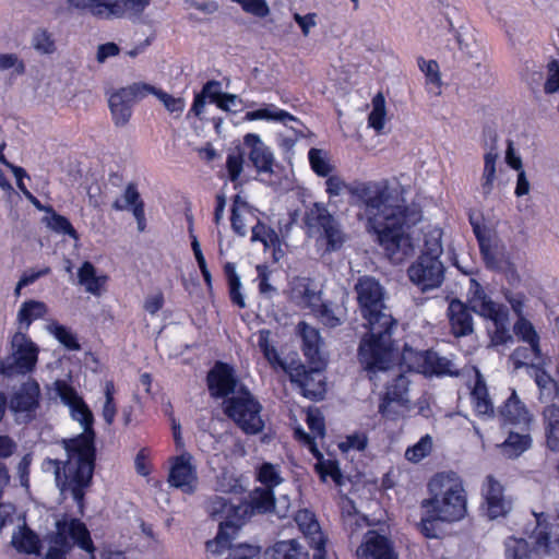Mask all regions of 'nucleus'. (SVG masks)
<instances>
[{
    "label": "nucleus",
    "instance_id": "nucleus-5",
    "mask_svg": "<svg viewBox=\"0 0 559 559\" xmlns=\"http://www.w3.org/2000/svg\"><path fill=\"white\" fill-rule=\"evenodd\" d=\"M207 512L212 518L222 520L215 539L206 543L210 551L221 554L229 539L236 535L243 520L252 514L251 501L234 503L222 496H214L207 502Z\"/></svg>",
    "mask_w": 559,
    "mask_h": 559
},
{
    "label": "nucleus",
    "instance_id": "nucleus-59",
    "mask_svg": "<svg viewBox=\"0 0 559 559\" xmlns=\"http://www.w3.org/2000/svg\"><path fill=\"white\" fill-rule=\"evenodd\" d=\"M241 5L242 10L258 17H265L270 8L265 0H233Z\"/></svg>",
    "mask_w": 559,
    "mask_h": 559
},
{
    "label": "nucleus",
    "instance_id": "nucleus-10",
    "mask_svg": "<svg viewBox=\"0 0 559 559\" xmlns=\"http://www.w3.org/2000/svg\"><path fill=\"white\" fill-rule=\"evenodd\" d=\"M305 223L310 230L320 233V238L325 241L326 251L340 250L346 241V235L340 224L320 203H314L306 212Z\"/></svg>",
    "mask_w": 559,
    "mask_h": 559
},
{
    "label": "nucleus",
    "instance_id": "nucleus-29",
    "mask_svg": "<svg viewBox=\"0 0 559 559\" xmlns=\"http://www.w3.org/2000/svg\"><path fill=\"white\" fill-rule=\"evenodd\" d=\"M245 119L248 121H274L281 122L284 126H288L290 122L299 123V120L296 117H294L293 115L283 109H280L273 104H266L259 109L247 111L245 115Z\"/></svg>",
    "mask_w": 559,
    "mask_h": 559
},
{
    "label": "nucleus",
    "instance_id": "nucleus-47",
    "mask_svg": "<svg viewBox=\"0 0 559 559\" xmlns=\"http://www.w3.org/2000/svg\"><path fill=\"white\" fill-rule=\"evenodd\" d=\"M33 48L41 55H51L56 51V44L52 35L44 29L38 28L32 36Z\"/></svg>",
    "mask_w": 559,
    "mask_h": 559
},
{
    "label": "nucleus",
    "instance_id": "nucleus-26",
    "mask_svg": "<svg viewBox=\"0 0 559 559\" xmlns=\"http://www.w3.org/2000/svg\"><path fill=\"white\" fill-rule=\"evenodd\" d=\"M297 329L302 338V350L305 356L313 365L323 364L320 350L322 340L320 337L319 331L306 322H300Z\"/></svg>",
    "mask_w": 559,
    "mask_h": 559
},
{
    "label": "nucleus",
    "instance_id": "nucleus-43",
    "mask_svg": "<svg viewBox=\"0 0 559 559\" xmlns=\"http://www.w3.org/2000/svg\"><path fill=\"white\" fill-rule=\"evenodd\" d=\"M311 169L320 177H328L334 170L329 154L320 148H310L308 153Z\"/></svg>",
    "mask_w": 559,
    "mask_h": 559
},
{
    "label": "nucleus",
    "instance_id": "nucleus-19",
    "mask_svg": "<svg viewBox=\"0 0 559 559\" xmlns=\"http://www.w3.org/2000/svg\"><path fill=\"white\" fill-rule=\"evenodd\" d=\"M421 376L426 378H457L461 376V371L449 358L440 356L433 349H426L421 350Z\"/></svg>",
    "mask_w": 559,
    "mask_h": 559
},
{
    "label": "nucleus",
    "instance_id": "nucleus-40",
    "mask_svg": "<svg viewBox=\"0 0 559 559\" xmlns=\"http://www.w3.org/2000/svg\"><path fill=\"white\" fill-rule=\"evenodd\" d=\"M536 527L533 531L535 545L538 548L548 550L551 544V525L548 522L549 515L545 512L534 513Z\"/></svg>",
    "mask_w": 559,
    "mask_h": 559
},
{
    "label": "nucleus",
    "instance_id": "nucleus-17",
    "mask_svg": "<svg viewBox=\"0 0 559 559\" xmlns=\"http://www.w3.org/2000/svg\"><path fill=\"white\" fill-rule=\"evenodd\" d=\"M358 559H396L389 539L376 531H368L357 548Z\"/></svg>",
    "mask_w": 559,
    "mask_h": 559
},
{
    "label": "nucleus",
    "instance_id": "nucleus-41",
    "mask_svg": "<svg viewBox=\"0 0 559 559\" xmlns=\"http://www.w3.org/2000/svg\"><path fill=\"white\" fill-rule=\"evenodd\" d=\"M506 559H530L532 548L528 542L521 537L509 536L504 539Z\"/></svg>",
    "mask_w": 559,
    "mask_h": 559
},
{
    "label": "nucleus",
    "instance_id": "nucleus-42",
    "mask_svg": "<svg viewBox=\"0 0 559 559\" xmlns=\"http://www.w3.org/2000/svg\"><path fill=\"white\" fill-rule=\"evenodd\" d=\"M498 154L493 151L487 152L484 155V170L481 176V193L484 197H488L493 190V182L496 176V163Z\"/></svg>",
    "mask_w": 559,
    "mask_h": 559
},
{
    "label": "nucleus",
    "instance_id": "nucleus-3",
    "mask_svg": "<svg viewBox=\"0 0 559 559\" xmlns=\"http://www.w3.org/2000/svg\"><path fill=\"white\" fill-rule=\"evenodd\" d=\"M357 298L364 318L369 328L359 345V360L371 379L378 372L386 373L394 362V348L391 331L395 320L384 311L383 289L378 281L370 276L360 277L355 285Z\"/></svg>",
    "mask_w": 559,
    "mask_h": 559
},
{
    "label": "nucleus",
    "instance_id": "nucleus-1",
    "mask_svg": "<svg viewBox=\"0 0 559 559\" xmlns=\"http://www.w3.org/2000/svg\"><path fill=\"white\" fill-rule=\"evenodd\" d=\"M330 197L349 191L364 207L368 226L393 263H402L414 254L411 229L419 222V210L405 198L404 187H392L386 180L348 187L340 176L329 175L325 181Z\"/></svg>",
    "mask_w": 559,
    "mask_h": 559
},
{
    "label": "nucleus",
    "instance_id": "nucleus-63",
    "mask_svg": "<svg viewBox=\"0 0 559 559\" xmlns=\"http://www.w3.org/2000/svg\"><path fill=\"white\" fill-rule=\"evenodd\" d=\"M258 272V281H259V292L260 294L272 297V295L276 292L275 287H273L269 280H270V271L267 266L265 265H258L257 266Z\"/></svg>",
    "mask_w": 559,
    "mask_h": 559
},
{
    "label": "nucleus",
    "instance_id": "nucleus-62",
    "mask_svg": "<svg viewBox=\"0 0 559 559\" xmlns=\"http://www.w3.org/2000/svg\"><path fill=\"white\" fill-rule=\"evenodd\" d=\"M481 495L484 500L490 499L491 497L503 496L504 487L495 476L488 475L481 486Z\"/></svg>",
    "mask_w": 559,
    "mask_h": 559
},
{
    "label": "nucleus",
    "instance_id": "nucleus-9",
    "mask_svg": "<svg viewBox=\"0 0 559 559\" xmlns=\"http://www.w3.org/2000/svg\"><path fill=\"white\" fill-rule=\"evenodd\" d=\"M467 215L486 269L491 271L501 270L506 260L504 246L500 238L484 225V215L480 211L469 210Z\"/></svg>",
    "mask_w": 559,
    "mask_h": 559
},
{
    "label": "nucleus",
    "instance_id": "nucleus-48",
    "mask_svg": "<svg viewBox=\"0 0 559 559\" xmlns=\"http://www.w3.org/2000/svg\"><path fill=\"white\" fill-rule=\"evenodd\" d=\"M26 67L24 61L12 52H0V71H11V75L19 76L25 73Z\"/></svg>",
    "mask_w": 559,
    "mask_h": 559
},
{
    "label": "nucleus",
    "instance_id": "nucleus-16",
    "mask_svg": "<svg viewBox=\"0 0 559 559\" xmlns=\"http://www.w3.org/2000/svg\"><path fill=\"white\" fill-rule=\"evenodd\" d=\"M323 364L314 365L310 370L304 367L295 370L292 381L301 389L302 395L311 400H320L325 393L324 377L320 367Z\"/></svg>",
    "mask_w": 559,
    "mask_h": 559
},
{
    "label": "nucleus",
    "instance_id": "nucleus-37",
    "mask_svg": "<svg viewBox=\"0 0 559 559\" xmlns=\"http://www.w3.org/2000/svg\"><path fill=\"white\" fill-rule=\"evenodd\" d=\"M421 72L425 74V88L428 94L439 96L442 92V80L439 63L435 60L425 61L421 58Z\"/></svg>",
    "mask_w": 559,
    "mask_h": 559
},
{
    "label": "nucleus",
    "instance_id": "nucleus-31",
    "mask_svg": "<svg viewBox=\"0 0 559 559\" xmlns=\"http://www.w3.org/2000/svg\"><path fill=\"white\" fill-rule=\"evenodd\" d=\"M79 284L84 286L85 290L92 295L99 296L103 286L107 282L106 275H96L95 266L85 261L78 272Z\"/></svg>",
    "mask_w": 559,
    "mask_h": 559
},
{
    "label": "nucleus",
    "instance_id": "nucleus-27",
    "mask_svg": "<svg viewBox=\"0 0 559 559\" xmlns=\"http://www.w3.org/2000/svg\"><path fill=\"white\" fill-rule=\"evenodd\" d=\"M444 273L445 269L440 259L421 257V293L440 287Z\"/></svg>",
    "mask_w": 559,
    "mask_h": 559
},
{
    "label": "nucleus",
    "instance_id": "nucleus-4",
    "mask_svg": "<svg viewBox=\"0 0 559 559\" xmlns=\"http://www.w3.org/2000/svg\"><path fill=\"white\" fill-rule=\"evenodd\" d=\"M429 497L421 500L427 516L421 518V535L442 539L449 526L467 514V492L462 477L454 471L436 473L427 483Z\"/></svg>",
    "mask_w": 559,
    "mask_h": 559
},
{
    "label": "nucleus",
    "instance_id": "nucleus-12",
    "mask_svg": "<svg viewBox=\"0 0 559 559\" xmlns=\"http://www.w3.org/2000/svg\"><path fill=\"white\" fill-rule=\"evenodd\" d=\"M11 345L12 356L2 362L1 372L12 376L32 371L37 362V346L21 331L13 335Z\"/></svg>",
    "mask_w": 559,
    "mask_h": 559
},
{
    "label": "nucleus",
    "instance_id": "nucleus-56",
    "mask_svg": "<svg viewBox=\"0 0 559 559\" xmlns=\"http://www.w3.org/2000/svg\"><path fill=\"white\" fill-rule=\"evenodd\" d=\"M249 217L253 218V215L248 209H238L234 205L231 213V227L239 236H245L247 234L246 223Z\"/></svg>",
    "mask_w": 559,
    "mask_h": 559
},
{
    "label": "nucleus",
    "instance_id": "nucleus-21",
    "mask_svg": "<svg viewBox=\"0 0 559 559\" xmlns=\"http://www.w3.org/2000/svg\"><path fill=\"white\" fill-rule=\"evenodd\" d=\"M207 384L214 397H224L229 393H237V380L233 368L223 362H216L207 374Z\"/></svg>",
    "mask_w": 559,
    "mask_h": 559
},
{
    "label": "nucleus",
    "instance_id": "nucleus-58",
    "mask_svg": "<svg viewBox=\"0 0 559 559\" xmlns=\"http://www.w3.org/2000/svg\"><path fill=\"white\" fill-rule=\"evenodd\" d=\"M243 155L240 151L228 154L226 159V168L228 171L229 179L236 182L243 170Z\"/></svg>",
    "mask_w": 559,
    "mask_h": 559
},
{
    "label": "nucleus",
    "instance_id": "nucleus-49",
    "mask_svg": "<svg viewBox=\"0 0 559 559\" xmlns=\"http://www.w3.org/2000/svg\"><path fill=\"white\" fill-rule=\"evenodd\" d=\"M251 229V241H261L265 248L275 247L280 242L276 231L260 222H257Z\"/></svg>",
    "mask_w": 559,
    "mask_h": 559
},
{
    "label": "nucleus",
    "instance_id": "nucleus-57",
    "mask_svg": "<svg viewBox=\"0 0 559 559\" xmlns=\"http://www.w3.org/2000/svg\"><path fill=\"white\" fill-rule=\"evenodd\" d=\"M165 106V108L177 116H180L186 107V102L181 97H174L173 95L158 88L155 95Z\"/></svg>",
    "mask_w": 559,
    "mask_h": 559
},
{
    "label": "nucleus",
    "instance_id": "nucleus-46",
    "mask_svg": "<svg viewBox=\"0 0 559 559\" xmlns=\"http://www.w3.org/2000/svg\"><path fill=\"white\" fill-rule=\"evenodd\" d=\"M270 336L271 332L269 330H261L258 335V347L273 367L284 368V362L280 358L276 349L271 345Z\"/></svg>",
    "mask_w": 559,
    "mask_h": 559
},
{
    "label": "nucleus",
    "instance_id": "nucleus-32",
    "mask_svg": "<svg viewBox=\"0 0 559 559\" xmlns=\"http://www.w3.org/2000/svg\"><path fill=\"white\" fill-rule=\"evenodd\" d=\"M152 0H109L110 17L123 19L140 16Z\"/></svg>",
    "mask_w": 559,
    "mask_h": 559
},
{
    "label": "nucleus",
    "instance_id": "nucleus-18",
    "mask_svg": "<svg viewBox=\"0 0 559 559\" xmlns=\"http://www.w3.org/2000/svg\"><path fill=\"white\" fill-rule=\"evenodd\" d=\"M289 298L298 306L312 311L320 306L321 292L309 277H295L290 282Z\"/></svg>",
    "mask_w": 559,
    "mask_h": 559
},
{
    "label": "nucleus",
    "instance_id": "nucleus-25",
    "mask_svg": "<svg viewBox=\"0 0 559 559\" xmlns=\"http://www.w3.org/2000/svg\"><path fill=\"white\" fill-rule=\"evenodd\" d=\"M39 385L33 380L25 382L11 399L10 407L16 413H25V419L38 406Z\"/></svg>",
    "mask_w": 559,
    "mask_h": 559
},
{
    "label": "nucleus",
    "instance_id": "nucleus-50",
    "mask_svg": "<svg viewBox=\"0 0 559 559\" xmlns=\"http://www.w3.org/2000/svg\"><path fill=\"white\" fill-rule=\"evenodd\" d=\"M46 223L47 226L53 231L68 235L73 239H78V233L73 228L70 221L67 217L56 213L53 210L50 212V217L46 218Z\"/></svg>",
    "mask_w": 559,
    "mask_h": 559
},
{
    "label": "nucleus",
    "instance_id": "nucleus-22",
    "mask_svg": "<svg viewBox=\"0 0 559 559\" xmlns=\"http://www.w3.org/2000/svg\"><path fill=\"white\" fill-rule=\"evenodd\" d=\"M448 318L451 333L460 338L474 332V321L471 309L460 299H452L448 306Z\"/></svg>",
    "mask_w": 559,
    "mask_h": 559
},
{
    "label": "nucleus",
    "instance_id": "nucleus-55",
    "mask_svg": "<svg viewBox=\"0 0 559 559\" xmlns=\"http://www.w3.org/2000/svg\"><path fill=\"white\" fill-rule=\"evenodd\" d=\"M234 536L229 539V542H231ZM226 548L230 549L227 559H258L259 556V549L251 545L239 544L231 546V544L228 543V545L225 546L221 552H223Z\"/></svg>",
    "mask_w": 559,
    "mask_h": 559
},
{
    "label": "nucleus",
    "instance_id": "nucleus-11",
    "mask_svg": "<svg viewBox=\"0 0 559 559\" xmlns=\"http://www.w3.org/2000/svg\"><path fill=\"white\" fill-rule=\"evenodd\" d=\"M396 354L394 353V362L390 371L386 373L378 372L377 376L369 377L372 381L382 380V376L385 379H389L392 374L394 377L395 384L389 386L386 393L379 406V412L386 418L394 419L395 417L402 415L407 409L408 400L405 397L407 392L408 381L404 374L399 371H395L396 366ZM365 370L369 372L366 368ZM370 376V373H368Z\"/></svg>",
    "mask_w": 559,
    "mask_h": 559
},
{
    "label": "nucleus",
    "instance_id": "nucleus-20",
    "mask_svg": "<svg viewBox=\"0 0 559 559\" xmlns=\"http://www.w3.org/2000/svg\"><path fill=\"white\" fill-rule=\"evenodd\" d=\"M295 522L302 534L309 539L311 547L317 551L316 558L321 559L324 555L325 537L312 511L299 510L295 515Z\"/></svg>",
    "mask_w": 559,
    "mask_h": 559
},
{
    "label": "nucleus",
    "instance_id": "nucleus-2",
    "mask_svg": "<svg viewBox=\"0 0 559 559\" xmlns=\"http://www.w3.org/2000/svg\"><path fill=\"white\" fill-rule=\"evenodd\" d=\"M55 391L61 401L70 407L71 416L81 424L83 433L62 441L67 452L64 462L47 459L44 462V467L53 471L56 484L61 493L70 492L82 510L85 489L91 485L94 472L95 435L92 428L94 417L82 397L66 381H56Z\"/></svg>",
    "mask_w": 559,
    "mask_h": 559
},
{
    "label": "nucleus",
    "instance_id": "nucleus-28",
    "mask_svg": "<svg viewBox=\"0 0 559 559\" xmlns=\"http://www.w3.org/2000/svg\"><path fill=\"white\" fill-rule=\"evenodd\" d=\"M11 544L15 550L21 554H40V539L38 535L26 525L19 526L17 530L13 532Z\"/></svg>",
    "mask_w": 559,
    "mask_h": 559
},
{
    "label": "nucleus",
    "instance_id": "nucleus-45",
    "mask_svg": "<svg viewBox=\"0 0 559 559\" xmlns=\"http://www.w3.org/2000/svg\"><path fill=\"white\" fill-rule=\"evenodd\" d=\"M486 514L489 519L495 520L506 516L512 509V500L508 497H491L485 500Z\"/></svg>",
    "mask_w": 559,
    "mask_h": 559
},
{
    "label": "nucleus",
    "instance_id": "nucleus-64",
    "mask_svg": "<svg viewBox=\"0 0 559 559\" xmlns=\"http://www.w3.org/2000/svg\"><path fill=\"white\" fill-rule=\"evenodd\" d=\"M551 73L548 75L545 82V92L547 94H552L559 91V63L558 61H552L549 67Z\"/></svg>",
    "mask_w": 559,
    "mask_h": 559
},
{
    "label": "nucleus",
    "instance_id": "nucleus-38",
    "mask_svg": "<svg viewBox=\"0 0 559 559\" xmlns=\"http://www.w3.org/2000/svg\"><path fill=\"white\" fill-rule=\"evenodd\" d=\"M265 559H306L295 539L276 543L265 551Z\"/></svg>",
    "mask_w": 559,
    "mask_h": 559
},
{
    "label": "nucleus",
    "instance_id": "nucleus-54",
    "mask_svg": "<svg viewBox=\"0 0 559 559\" xmlns=\"http://www.w3.org/2000/svg\"><path fill=\"white\" fill-rule=\"evenodd\" d=\"M115 386L111 381H107L105 383V403L103 406V418L108 424L111 425L115 420V416L117 414V407L114 401Z\"/></svg>",
    "mask_w": 559,
    "mask_h": 559
},
{
    "label": "nucleus",
    "instance_id": "nucleus-36",
    "mask_svg": "<svg viewBox=\"0 0 559 559\" xmlns=\"http://www.w3.org/2000/svg\"><path fill=\"white\" fill-rule=\"evenodd\" d=\"M513 332L524 343H527L535 357L540 356L539 335L534 325L525 317L518 318Z\"/></svg>",
    "mask_w": 559,
    "mask_h": 559
},
{
    "label": "nucleus",
    "instance_id": "nucleus-35",
    "mask_svg": "<svg viewBox=\"0 0 559 559\" xmlns=\"http://www.w3.org/2000/svg\"><path fill=\"white\" fill-rule=\"evenodd\" d=\"M48 312L45 302L27 300L22 304L17 312L19 331H27L33 321L43 318Z\"/></svg>",
    "mask_w": 559,
    "mask_h": 559
},
{
    "label": "nucleus",
    "instance_id": "nucleus-53",
    "mask_svg": "<svg viewBox=\"0 0 559 559\" xmlns=\"http://www.w3.org/2000/svg\"><path fill=\"white\" fill-rule=\"evenodd\" d=\"M121 91L130 98L132 103L140 100L148 94L156 95L158 88L143 82H136L126 87H121Z\"/></svg>",
    "mask_w": 559,
    "mask_h": 559
},
{
    "label": "nucleus",
    "instance_id": "nucleus-60",
    "mask_svg": "<svg viewBox=\"0 0 559 559\" xmlns=\"http://www.w3.org/2000/svg\"><path fill=\"white\" fill-rule=\"evenodd\" d=\"M313 311L318 314L322 323L330 328H335L342 323V317L326 304L321 302Z\"/></svg>",
    "mask_w": 559,
    "mask_h": 559
},
{
    "label": "nucleus",
    "instance_id": "nucleus-34",
    "mask_svg": "<svg viewBox=\"0 0 559 559\" xmlns=\"http://www.w3.org/2000/svg\"><path fill=\"white\" fill-rule=\"evenodd\" d=\"M69 9L90 13L100 20H111L109 0H66Z\"/></svg>",
    "mask_w": 559,
    "mask_h": 559
},
{
    "label": "nucleus",
    "instance_id": "nucleus-7",
    "mask_svg": "<svg viewBox=\"0 0 559 559\" xmlns=\"http://www.w3.org/2000/svg\"><path fill=\"white\" fill-rule=\"evenodd\" d=\"M225 414L248 435H257L264 428L261 416L262 406L246 389H240L231 397L225 400Z\"/></svg>",
    "mask_w": 559,
    "mask_h": 559
},
{
    "label": "nucleus",
    "instance_id": "nucleus-39",
    "mask_svg": "<svg viewBox=\"0 0 559 559\" xmlns=\"http://www.w3.org/2000/svg\"><path fill=\"white\" fill-rule=\"evenodd\" d=\"M442 235L443 230L440 227H433L424 234L421 257L440 259L443 253Z\"/></svg>",
    "mask_w": 559,
    "mask_h": 559
},
{
    "label": "nucleus",
    "instance_id": "nucleus-33",
    "mask_svg": "<svg viewBox=\"0 0 559 559\" xmlns=\"http://www.w3.org/2000/svg\"><path fill=\"white\" fill-rule=\"evenodd\" d=\"M533 439L530 433L510 431L507 439L499 445L501 452L510 457L516 459L531 449Z\"/></svg>",
    "mask_w": 559,
    "mask_h": 559
},
{
    "label": "nucleus",
    "instance_id": "nucleus-51",
    "mask_svg": "<svg viewBox=\"0 0 559 559\" xmlns=\"http://www.w3.org/2000/svg\"><path fill=\"white\" fill-rule=\"evenodd\" d=\"M481 316L489 319L493 323L503 319L509 318V310L504 305L495 302L491 299H484L480 305Z\"/></svg>",
    "mask_w": 559,
    "mask_h": 559
},
{
    "label": "nucleus",
    "instance_id": "nucleus-52",
    "mask_svg": "<svg viewBox=\"0 0 559 559\" xmlns=\"http://www.w3.org/2000/svg\"><path fill=\"white\" fill-rule=\"evenodd\" d=\"M385 107L384 98L378 94L372 99V110L369 114L368 123L377 131H381L384 126Z\"/></svg>",
    "mask_w": 559,
    "mask_h": 559
},
{
    "label": "nucleus",
    "instance_id": "nucleus-61",
    "mask_svg": "<svg viewBox=\"0 0 559 559\" xmlns=\"http://www.w3.org/2000/svg\"><path fill=\"white\" fill-rule=\"evenodd\" d=\"M509 318H503L493 323L495 331L491 334V343L493 345H506L512 340L508 328Z\"/></svg>",
    "mask_w": 559,
    "mask_h": 559
},
{
    "label": "nucleus",
    "instance_id": "nucleus-15",
    "mask_svg": "<svg viewBox=\"0 0 559 559\" xmlns=\"http://www.w3.org/2000/svg\"><path fill=\"white\" fill-rule=\"evenodd\" d=\"M243 143L250 147L249 159L258 174L269 177L273 175L277 165L272 151L261 141L260 136L255 133H248L243 138Z\"/></svg>",
    "mask_w": 559,
    "mask_h": 559
},
{
    "label": "nucleus",
    "instance_id": "nucleus-44",
    "mask_svg": "<svg viewBox=\"0 0 559 559\" xmlns=\"http://www.w3.org/2000/svg\"><path fill=\"white\" fill-rule=\"evenodd\" d=\"M47 331L53 335L67 349L79 350L80 344L74 333L67 326L58 322H51L47 325Z\"/></svg>",
    "mask_w": 559,
    "mask_h": 559
},
{
    "label": "nucleus",
    "instance_id": "nucleus-23",
    "mask_svg": "<svg viewBox=\"0 0 559 559\" xmlns=\"http://www.w3.org/2000/svg\"><path fill=\"white\" fill-rule=\"evenodd\" d=\"M475 415L483 419L495 418L496 409L489 396L488 388L483 374L476 370L474 385L469 394Z\"/></svg>",
    "mask_w": 559,
    "mask_h": 559
},
{
    "label": "nucleus",
    "instance_id": "nucleus-13",
    "mask_svg": "<svg viewBox=\"0 0 559 559\" xmlns=\"http://www.w3.org/2000/svg\"><path fill=\"white\" fill-rule=\"evenodd\" d=\"M500 427H520L528 429L533 416L527 406L521 401L516 391L513 389L510 396L496 409V415Z\"/></svg>",
    "mask_w": 559,
    "mask_h": 559
},
{
    "label": "nucleus",
    "instance_id": "nucleus-14",
    "mask_svg": "<svg viewBox=\"0 0 559 559\" xmlns=\"http://www.w3.org/2000/svg\"><path fill=\"white\" fill-rule=\"evenodd\" d=\"M192 456L183 453L173 460L168 481L171 486L180 488L183 492L192 493L198 484L195 467L191 463Z\"/></svg>",
    "mask_w": 559,
    "mask_h": 559
},
{
    "label": "nucleus",
    "instance_id": "nucleus-30",
    "mask_svg": "<svg viewBox=\"0 0 559 559\" xmlns=\"http://www.w3.org/2000/svg\"><path fill=\"white\" fill-rule=\"evenodd\" d=\"M108 104L115 124L119 127L127 124L132 114L131 107L133 103L121 88L110 94Z\"/></svg>",
    "mask_w": 559,
    "mask_h": 559
},
{
    "label": "nucleus",
    "instance_id": "nucleus-24",
    "mask_svg": "<svg viewBox=\"0 0 559 559\" xmlns=\"http://www.w3.org/2000/svg\"><path fill=\"white\" fill-rule=\"evenodd\" d=\"M540 420L546 449L559 453V405L551 403L544 406Z\"/></svg>",
    "mask_w": 559,
    "mask_h": 559
},
{
    "label": "nucleus",
    "instance_id": "nucleus-6",
    "mask_svg": "<svg viewBox=\"0 0 559 559\" xmlns=\"http://www.w3.org/2000/svg\"><path fill=\"white\" fill-rule=\"evenodd\" d=\"M45 559H66V554L72 547V543L86 551L93 550V543L85 524L78 519L64 515L56 522V533L51 537Z\"/></svg>",
    "mask_w": 559,
    "mask_h": 559
},
{
    "label": "nucleus",
    "instance_id": "nucleus-8",
    "mask_svg": "<svg viewBox=\"0 0 559 559\" xmlns=\"http://www.w3.org/2000/svg\"><path fill=\"white\" fill-rule=\"evenodd\" d=\"M258 479L265 488H258L250 495L251 513L274 512L278 518H285L288 513V501L284 498L277 502L274 501L272 488L282 483L278 467L264 463L258 472Z\"/></svg>",
    "mask_w": 559,
    "mask_h": 559
}]
</instances>
